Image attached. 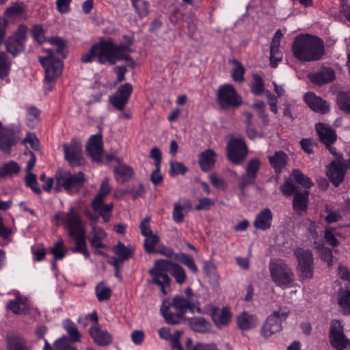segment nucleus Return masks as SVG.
<instances>
[{"instance_id":"2f4dec72","label":"nucleus","mask_w":350,"mask_h":350,"mask_svg":"<svg viewBox=\"0 0 350 350\" xmlns=\"http://www.w3.org/2000/svg\"><path fill=\"white\" fill-rule=\"evenodd\" d=\"M135 249V246L132 245L126 246L122 243L118 242L113 247L112 251L117 256L122 259V262H124L133 257Z\"/></svg>"},{"instance_id":"bb28decb","label":"nucleus","mask_w":350,"mask_h":350,"mask_svg":"<svg viewBox=\"0 0 350 350\" xmlns=\"http://www.w3.org/2000/svg\"><path fill=\"white\" fill-rule=\"evenodd\" d=\"M237 323L241 330H249L254 328L258 324V319L254 314L243 312L237 317Z\"/></svg>"},{"instance_id":"a19ab883","label":"nucleus","mask_w":350,"mask_h":350,"mask_svg":"<svg viewBox=\"0 0 350 350\" xmlns=\"http://www.w3.org/2000/svg\"><path fill=\"white\" fill-rule=\"evenodd\" d=\"M25 14V9L22 4L13 3L7 8L4 12V16L8 18L22 17Z\"/></svg>"},{"instance_id":"ddd939ff","label":"nucleus","mask_w":350,"mask_h":350,"mask_svg":"<svg viewBox=\"0 0 350 350\" xmlns=\"http://www.w3.org/2000/svg\"><path fill=\"white\" fill-rule=\"evenodd\" d=\"M62 221L68 231L69 236L85 231L80 215L73 208H70L67 213L62 215Z\"/></svg>"},{"instance_id":"9b49d317","label":"nucleus","mask_w":350,"mask_h":350,"mask_svg":"<svg viewBox=\"0 0 350 350\" xmlns=\"http://www.w3.org/2000/svg\"><path fill=\"white\" fill-rule=\"evenodd\" d=\"M298 265L297 270L300 272V276L303 279H310L313 276V256L309 250L301 247L296 248L294 251Z\"/></svg>"},{"instance_id":"f3484780","label":"nucleus","mask_w":350,"mask_h":350,"mask_svg":"<svg viewBox=\"0 0 350 350\" xmlns=\"http://www.w3.org/2000/svg\"><path fill=\"white\" fill-rule=\"evenodd\" d=\"M346 164L340 160L332 161L328 167L327 176L334 186L338 187L344 179Z\"/></svg>"},{"instance_id":"aec40b11","label":"nucleus","mask_w":350,"mask_h":350,"mask_svg":"<svg viewBox=\"0 0 350 350\" xmlns=\"http://www.w3.org/2000/svg\"><path fill=\"white\" fill-rule=\"evenodd\" d=\"M304 99L309 107L316 112L324 114L329 111V105L327 101L312 92L306 93Z\"/></svg>"},{"instance_id":"de8ad7c7","label":"nucleus","mask_w":350,"mask_h":350,"mask_svg":"<svg viewBox=\"0 0 350 350\" xmlns=\"http://www.w3.org/2000/svg\"><path fill=\"white\" fill-rule=\"evenodd\" d=\"M190 327L196 332H203L208 328V322L203 318H191L189 319Z\"/></svg>"},{"instance_id":"c756f323","label":"nucleus","mask_w":350,"mask_h":350,"mask_svg":"<svg viewBox=\"0 0 350 350\" xmlns=\"http://www.w3.org/2000/svg\"><path fill=\"white\" fill-rule=\"evenodd\" d=\"M113 172L116 180L122 184L129 180L134 174L133 168L124 163H120L116 166Z\"/></svg>"},{"instance_id":"37998d69","label":"nucleus","mask_w":350,"mask_h":350,"mask_svg":"<svg viewBox=\"0 0 350 350\" xmlns=\"http://www.w3.org/2000/svg\"><path fill=\"white\" fill-rule=\"evenodd\" d=\"M11 62L4 52H0V78H6L10 72Z\"/></svg>"},{"instance_id":"f704fd0d","label":"nucleus","mask_w":350,"mask_h":350,"mask_svg":"<svg viewBox=\"0 0 350 350\" xmlns=\"http://www.w3.org/2000/svg\"><path fill=\"white\" fill-rule=\"evenodd\" d=\"M191 208V204L189 200L184 202L182 204L180 202H175L172 212V218L176 223H182L184 220L185 213L187 209Z\"/></svg>"},{"instance_id":"6e6d98bb","label":"nucleus","mask_w":350,"mask_h":350,"mask_svg":"<svg viewBox=\"0 0 350 350\" xmlns=\"http://www.w3.org/2000/svg\"><path fill=\"white\" fill-rule=\"evenodd\" d=\"M253 82L251 84V91L254 95H260L264 90V82L260 76L254 75Z\"/></svg>"},{"instance_id":"a18cd8bd","label":"nucleus","mask_w":350,"mask_h":350,"mask_svg":"<svg viewBox=\"0 0 350 350\" xmlns=\"http://www.w3.org/2000/svg\"><path fill=\"white\" fill-rule=\"evenodd\" d=\"M279 45L271 44L270 46V64L271 67H277L279 62L282 60V53Z\"/></svg>"},{"instance_id":"bf43d9fd","label":"nucleus","mask_w":350,"mask_h":350,"mask_svg":"<svg viewBox=\"0 0 350 350\" xmlns=\"http://www.w3.org/2000/svg\"><path fill=\"white\" fill-rule=\"evenodd\" d=\"M31 33L33 38L39 43H42L46 41L44 36V29L40 25H34L31 29Z\"/></svg>"},{"instance_id":"e2e57ef3","label":"nucleus","mask_w":350,"mask_h":350,"mask_svg":"<svg viewBox=\"0 0 350 350\" xmlns=\"http://www.w3.org/2000/svg\"><path fill=\"white\" fill-rule=\"evenodd\" d=\"M180 261L189 268L194 273H198V269L195 263L193 258L185 254H181L180 255Z\"/></svg>"},{"instance_id":"052dcab7","label":"nucleus","mask_w":350,"mask_h":350,"mask_svg":"<svg viewBox=\"0 0 350 350\" xmlns=\"http://www.w3.org/2000/svg\"><path fill=\"white\" fill-rule=\"evenodd\" d=\"M204 272L206 275L213 282H217L218 280V275L216 271V268L215 265L208 261H206L204 263L203 267Z\"/></svg>"},{"instance_id":"b1692460","label":"nucleus","mask_w":350,"mask_h":350,"mask_svg":"<svg viewBox=\"0 0 350 350\" xmlns=\"http://www.w3.org/2000/svg\"><path fill=\"white\" fill-rule=\"evenodd\" d=\"M273 214L268 208L262 209L256 217L253 223L256 229L265 230L271 226Z\"/></svg>"},{"instance_id":"e433bc0d","label":"nucleus","mask_w":350,"mask_h":350,"mask_svg":"<svg viewBox=\"0 0 350 350\" xmlns=\"http://www.w3.org/2000/svg\"><path fill=\"white\" fill-rule=\"evenodd\" d=\"M269 160L275 172L279 173L286 165L287 155L282 151H277L269 157Z\"/></svg>"},{"instance_id":"4c0bfd02","label":"nucleus","mask_w":350,"mask_h":350,"mask_svg":"<svg viewBox=\"0 0 350 350\" xmlns=\"http://www.w3.org/2000/svg\"><path fill=\"white\" fill-rule=\"evenodd\" d=\"M92 206L95 212L99 213L100 216L103 217L105 222H107L110 219L111 212L113 208L112 203L104 204L103 201H92Z\"/></svg>"},{"instance_id":"09e8293b","label":"nucleus","mask_w":350,"mask_h":350,"mask_svg":"<svg viewBox=\"0 0 350 350\" xmlns=\"http://www.w3.org/2000/svg\"><path fill=\"white\" fill-rule=\"evenodd\" d=\"M292 174L295 180L304 187L309 189L313 185L311 180L308 176H306L299 170H293Z\"/></svg>"},{"instance_id":"3c124183","label":"nucleus","mask_w":350,"mask_h":350,"mask_svg":"<svg viewBox=\"0 0 350 350\" xmlns=\"http://www.w3.org/2000/svg\"><path fill=\"white\" fill-rule=\"evenodd\" d=\"M110 191L111 187L109 186V178H105L100 186L98 193L92 201H103Z\"/></svg>"},{"instance_id":"6ab92c4d","label":"nucleus","mask_w":350,"mask_h":350,"mask_svg":"<svg viewBox=\"0 0 350 350\" xmlns=\"http://www.w3.org/2000/svg\"><path fill=\"white\" fill-rule=\"evenodd\" d=\"M19 137L13 130L5 128L0 133V149L5 153L9 154L12 147L18 142Z\"/></svg>"},{"instance_id":"393cba45","label":"nucleus","mask_w":350,"mask_h":350,"mask_svg":"<svg viewBox=\"0 0 350 350\" xmlns=\"http://www.w3.org/2000/svg\"><path fill=\"white\" fill-rule=\"evenodd\" d=\"M90 334L94 342L100 346H106L112 340L111 334L97 325L90 329Z\"/></svg>"},{"instance_id":"20e7f679","label":"nucleus","mask_w":350,"mask_h":350,"mask_svg":"<svg viewBox=\"0 0 350 350\" xmlns=\"http://www.w3.org/2000/svg\"><path fill=\"white\" fill-rule=\"evenodd\" d=\"M55 177V191L59 192L64 189L70 195L79 193L86 182L85 175L82 172L72 174L68 171L59 170Z\"/></svg>"},{"instance_id":"c9c22d12","label":"nucleus","mask_w":350,"mask_h":350,"mask_svg":"<svg viewBox=\"0 0 350 350\" xmlns=\"http://www.w3.org/2000/svg\"><path fill=\"white\" fill-rule=\"evenodd\" d=\"M86 231L73 234L72 237L75 239V247L72 249L73 252L83 254L86 258H90V253L87 248L85 241Z\"/></svg>"},{"instance_id":"680f3d73","label":"nucleus","mask_w":350,"mask_h":350,"mask_svg":"<svg viewBox=\"0 0 350 350\" xmlns=\"http://www.w3.org/2000/svg\"><path fill=\"white\" fill-rule=\"evenodd\" d=\"M51 253L54 255L53 266L55 265L56 259H62L65 256V251L64 248V243L62 241H57L55 243L54 246L51 249Z\"/></svg>"},{"instance_id":"4468645a","label":"nucleus","mask_w":350,"mask_h":350,"mask_svg":"<svg viewBox=\"0 0 350 350\" xmlns=\"http://www.w3.org/2000/svg\"><path fill=\"white\" fill-rule=\"evenodd\" d=\"M132 92L131 84L126 83L121 85L113 94L109 96V101L115 109L122 111L127 104Z\"/></svg>"},{"instance_id":"864d4df0","label":"nucleus","mask_w":350,"mask_h":350,"mask_svg":"<svg viewBox=\"0 0 350 350\" xmlns=\"http://www.w3.org/2000/svg\"><path fill=\"white\" fill-rule=\"evenodd\" d=\"M96 293L98 299L103 301L110 298L111 291L110 288L105 285L104 282H100L96 287Z\"/></svg>"},{"instance_id":"49530a36","label":"nucleus","mask_w":350,"mask_h":350,"mask_svg":"<svg viewBox=\"0 0 350 350\" xmlns=\"http://www.w3.org/2000/svg\"><path fill=\"white\" fill-rule=\"evenodd\" d=\"M64 327L69 334L72 342L80 340L81 334L78 332L77 326L70 321L66 320L64 322Z\"/></svg>"},{"instance_id":"cd10ccee","label":"nucleus","mask_w":350,"mask_h":350,"mask_svg":"<svg viewBox=\"0 0 350 350\" xmlns=\"http://www.w3.org/2000/svg\"><path fill=\"white\" fill-rule=\"evenodd\" d=\"M211 315L215 325L219 327L228 325L231 320V314L228 308H223L221 310L212 308Z\"/></svg>"},{"instance_id":"72a5a7b5","label":"nucleus","mask_w":350,"mask_h":350,"mask_svg":"<svg viewBox=\"0 0 350 350\" xmlns=\"http://www.w3.org/2000/svg\"><path fill=\"white\" fill-rule=\"evenodd\" d=\"M90 234L92 237L90 239V241L92 247L96 249L105 247L103 241L106 237V233L103 228L92 224V229Z\"/></svg>"},{"instance_id":"423d86ee","label":"nucleus","mask_w":350,"mask_h":350,"mask_svg":"<svg viewBox=\"0 0 350 350\" xmlns=\"http://www.w3.org/2000/svg\"><path fill=\"white\" fill-rule=\"evenodd\" d=\"M148 273L151 277L148 280L149 284L157 285L163 295H167L170 292L171 279L167 275V267L163 265L162 260H157Z\"/></svg>"},{"instance_id":"a878e982","label":"nucleus","mask_w":350,"mask_h":350,"mask_svg":"<svg viewBox=\"0 0 350 350\" xmlns=\"http://www.w3.org/2000/svg\"><path fill=\"white\" fill-rule=\"evenodd\" d=\"M316 129L321 141L326 146L332 145L336 141V134L331 127L319 123L316 126Z\"/></svg>"},{"instance_id":"dca6fc26","label":"nucleus","mask_w":350,"mask_h":350,"mask_svg":"<svg viewBox=\"0 0 350 350\" xmlns=\"http://www.w3.org/2000/svg\"><path fill=\"white\" fill-rule=\"evenodd\" d=\"M329 336L332 345L336 350H342L346 347L347 340L344 334L343 326L340 321H332Z\"/></svg>"},{"instance_id":"5701e85b","label":"nucleus","mask_w":350,"mask_h":350,"mask_svg":"<svg viewBox=\"0 0 350 350\" xmlns=\"http://www.w3.org/2000/svg\"><path fill=\"white\" fill-rule=\"evenodd\" d=\"M7 350H29V346L27 340L15 333H8L6 338Z\"/></svg>"},{"instance_id":"473e14b6","label":"nucleus","mask_w":350,"mask_h":350,"mask_svg":"<svg viewBox=\"0 0 350 350\" xmlns=\"http://www.w3.org/2000/svg\"><path fill=\"white\" fill-rule=\"evenodd\" d=\"M215 152L211 149L202 152L199 155V164L202 170L207 172L213 168L215 163Z\"/></svg>"},{"instance_id":"7ed1b4c3","label":"nucleus","mask_w":350,"mask_h":350,"mask_svg":"<svg viewBox=\"0 0 350 350\" xmlns=\"http://www.w3.org/2000/svg\"><path fill=\"white\" fill-rule=\"evenodd\" d=\"M97 49V59L100 64L113 65L120 60L131 62L132 66L135 62L129 55L132 50L129 45L121 44H116L111 39L103 40L96 43Z\"/></svg>"},{"instance_id":"79ce46f5","label":"nucleus","mask_w":350,"mask_h":350,"mask_svg":"<svg viewBox=\"0 0 350 350\" xmlns=\"http://www.w3.org/2000/svg\"><path fill=\"white\" fill-rule=\"evenodd\" d=\"M230 62L234 66L231 75L233 80L237 82H242L244 80V67L239 61L235 59L230 60Z\"/></svg>"},{"instance_id":"f03ea898","label":"nucleus","mask_w":350,"mask_h":350,"mask_svg":"<svg viewBox=\"0 0 350 350\" xmlns=\"http://www.w3.org/2000/svg\"><path fill=\"white\" fill-rule=\"evenodd\" d=\"M293 55L301 62H312L320 59L325 53L323 42L317 37L299 36L292 46Z\"/></svg>"},{"instance_id":"4d7b16f0","label":"nucleus","mask_w":350,"mask_h":350,"mask_svg":"<svg viewBox=\"0 0 350 350\" xmlns=\"http://www.w3.org/2000/svg\"><path fill=\"white\" fill-rule=\"evenodd\" d=\"M320 258L325 262L328 267H332L333 263V255L332 251L328 247H321L318 249Z\"/></svg>"},{"instance_id":"39448f33","label":"nucleus","mask_w":350,"mask_h":350,"mask_svg":"<svg viewBox=\"0 0 350 350\" xmlns=\"http://www.w3.org/2000/svg\"><path fill=\"white\" fill-rule=\"evenodd\" d=\"M269 269L271 280L278 286L288 287L295 280L293 271L283 260H271Z\"/></svg>"},{"instance_id":"c85d7f7f","label":"nucleus","mask_w":350,"mask_h":350,"mask_svg":"<svg viewBox=\"0 0 350 350\" xmlns=\"http://www.w3.org/2000/svg\"><path fill=\"white\" fill-rule=\"evenodd\" d=\"M335 79V72L332 68H325L310 77L312 83L321 85L330 83Z\"/></svg>"},{"instance_id":"774afa93","label":"nucleus","mask_w":350,"mask_h":350,"mask_svg":"<svg viewBox=\"0 0 350 350\" xmlns=\"http://www.w3.org/2000/svg\"><path fill=\"white\" fill-rule=\"evenodd\" d=\"M325 211L327 214L325 218V221L327 224H332L334 222H337L342 219V215L340 212L332 211L328 206H325Z\"/></svg>"},{"instance_id":"0e129e2a","label":"nucleus","mask_w":350,"mask_h":350,"mask_svg":"<svg viewBox=\"0 0 350 350\" xmlns=\"http://www.w3.org/2000/svg\"><path fill=\"white\" fill-rule=\"evenodd\" d=\"M25 182L28 187H29L33 191L37 194L41 193V189L38 186V183L36 180V176L33 173H27Z\"/></svg>"},{"instance_id":"58836bf2","label":"nucleus","mask_w":350,"mask_h":350,"mask_svg":"<svg viewBox=\"0 0 350 350\" xmlns=\"http://www.w3.org/2000/svg\"><path fill=\"white\" fill-rule=\"evenodd\" d=\"M21 170L19 165L14 161H10L0 167V178L12 177L17 174Z\"/></svg>"},{"instance_id":"ea45409f","label":"nucleus","mask_w":350,"mask_h":350,"mask_svg":"<svg viewBox=\"0 0 350 350\" xmlns=\"http://www.w3.org/2000/svg\"><path fill=\"white\" fill-rule=\"evenodd\" d=\"M338 303L343 314H350V291H340Z\"/></svg>"},{"instance_id":"4be33fe9","label":"nucleus","mask_w":350,"mask_h":350,"mask_svg":"<svg viewBox=\"0 0 350 350\" xmlns=\"http://www.w3.org/2000/svg\"><path fill=\"white\" fill-rule=\"evenodd\" d=\"M162 261L163 265L167 267V272H170L178 284H183L186 282L187 273L180 265L165 260H162Z\"/></svg>"},{"instance_id":"338daca9","label":"nucleus","mask_w":350,"mask_h":350,"mask_svg":"<svg viewBox=\"0 0 350 350\" xmlns=\"http://www.w3.org/2000/svg\"><path fill=\"white\" fill-rule=\"evenodd\" d=\"M260 161L257 159L250 160L246 167V174L250 178L256 177V174L259 169Z\"/></svg>"},{"instance_id":"13d9d810","label":"nucleus","mask_w":350,"mask_h":350,"mask_svg":"<svg viewBox=\"0 0 350 350\" xmlns=\"http://www.w3.org/2000/svg\"><path fill=\"white\" fill-rule=\"evenodd\" d=\"M40 113V111L35 107H30L27 109L28 125L30 127H33L38 122Z\"/></svg>"},{"instance_id":"6e6552de","label":"nucleus","mask_w":350,"mask_h":350,"mask_svg":"<svg viewBox=\"0 0 350 350\" xmlns=\"http://www.w3.org/2000/svg\"><path fill=\"white\" fill-rule=\"evenodd\" d=\"M27 30L28 28L25 25L21 24L13 35L5 41L6 51L14 57L24 51Z\"/></svg>"},{"instance_id":"f8f14e48","label":"nucleus","mask_w":350,"mask_h":350,"mask_svg":"<svg viewBox=\"0 0 350 350\" xmlns=\"http://www.w3.org/2000/svg\"><path fill=\"white\" fill-rule=\"evenodd\" d=\"M228 159L236 165L241 163L247 154L245 143L242 138H231L226 146Z\"/></svg>"},{"instance_id":"412c9836","label":"nucleus","mask_w":350,"mask_h":350,"mask_svg":"<svg viewBox=\"0 0 350 350\" xmlns=\"http://www.w3.org/2000/svg\"><path fill=\"white\" fill-rule=\"evenodd\" d=\"M7 308L14 314H25L29 310L27 299L17 293L15 299L8 301Z\"/></svg>"},{"instance_id":"9d476101","label":"nucleus","mask_w":350,"mask_h":350,"mask_svg":"<svg viewBox=\"0 0 350 350\" xmlns=\"http://www.w3.org/2000/svg\"><path fill=\"white\" fill-rule=\"evenodd\" d=\"M288 313V311L282 309L273 311L261 327V334L265 338H269L273 334L280 332L282 329V322L287 319Z\"/></svg>"},{"instance_id":"603ef678","label":"nucleus","mask_w":350,"mask_h":350,"mask_svg":"<svg viewBox=\"0 0 350 350\" xmlns=\"http://www.w3.org/2000/svg\"><path fill=\"white\" fill-rule=\"evenodd\" d=\"M49 42L55 47L56 53L65 58L66 55L64 53L66 42L59 37H52L49 40Z\"/></svg>"},{"instance_id":"c03bdc74","label":"nucleus","mask_w":350,"mask_h":350,"mask_svg":"<svg viewBox=\"0 0 350 350\" xmlns=\"http://www.w3.org/2000/svg\"><path fill=\"white\" fill-rule=\"evenodd\" d=\"M133 7L140 18L148 14V3L144 0H131Z\"/></svg>"},{"instance_id":"7c9ffc66","label":"nucleus","mask_w":350,"mask_h":350,"mask_svg":"<svg viewBox=\"0 0 350 350\" xmlns=\"http://www.w3.org/2000/svg\"><path fill=\"white\" fill-rule=\"evenodd\" d=\"M308 191L303 193L296 192L295 193L293 206L297 213L302 215L303 213L306 211L308 202Z\"/></svg>"},{"instance_id":"2eb2a0df","label":"nucleus","mask_w":350,"mask_h":350,"mask_svg":"<svg viewBox=\"0 0 350 350\" xmlns=\"http://www.w3.org/2000/svg\"><path fill=\"white\" fill-rule=\"evenodd\" d=\"M64 151L65 158L72 166H79L84 163V159L82 157L81 144L77 141H72L69 144H64Z\"/></svg>"},{"instance_id":"0eeeda50","label":"nucleus","mask_w":350,"mask_h":350,"mask_svg":"<svg viewBox=\"0 0 350 350\" xmlns=\"http://www.w3.org/2000/svg\"><path fill=\"white\" fill-rule=\"evenodd\" d=\"M46 55L39 57V61L44 68L45 79L49 81L55 80L62 73L63 67L62 62L55 57L51 49L44 50Z\"/></svg>"},{"instance_id":"69168bd1","label":"nucleus","mask_w":350,"mask_h":350,"mask_svg":"<svg viewBox=\"0 0 350 350\" xmlns=\"http://www.w3.org/2000/svg\"><path fill=\"white\" fill-rule=\"evenodd\" d=\"M55 350H77L75 346L70 344L66 336H63L55 342Z\"/></svg>"},{"instance_id":"5fc2aeb1","label":"nucleus","mask_w":350,"mask_h":350,"mask_svg":"<svg viewBox=\"0 0 350 350\" xmlns=\"http://www.w3.org/2000/svg\"><path fill=\"white\" fill-rule=\"evenodd\" d=\"M337 99L339 108L346 113H350V92L340 93Z\"/></svg>"},{"instance_id":"a211bd4d","label":"nucleus","mask_w":350,"mask_h":350,"mask_svg":"<svg viewBox=\"0 0 350 350\" xmlns=\"http://www.w3.org/2000/svg\"><path fill=\"white\" fill-rule=\"evenodd\" d=\"M86 150L95 161H100L103 153V139L101 134L93 135L88 140Z\"/></svg>"},{"instance_id":"1a4fd4ad","label":"nucleus","mask_w":350,"mask_h":350,"mask_svg":"<svg viewBox=\"0 0 350 350\" xmlns=\"http://www.w3.org/2000/svg\"><path fill=\"white\" fill-rule=\"evenodd\" d=\"M217 101L221 108H237L242 104L241 97L232 85L221 86L217 91Z\"/></svg>"},{"instance_id":"8fccbe9b","label":"nucleus","mask_w":350,"mask_h":350,"mask_svg":"<svg viewBox=\"0 0 350 350\" xmlns=\"http://www.w3.org/2000/svg\"><path fill=\"white\" fill-rule=\"evenodd\" d=\"M145 237L144 245L146 252L149 254L156 252L154 246L159 242V237L153 233Z\"/></svg>"},{"instance_id":"f257e3e1","label":"nucleus","mask_w":350,"mask_h":350,"mask_svg":"<svg viewBox=\"0 0 350 350\" xmlns=\"http://www.w3.org/2000/svg\"><path fill=\"white\" fill-rule=\"evenodd\" d=\"M187 310L191 312L202 313L198 300L187 299L182 295L174 296L172 302L164 300L160 308L165 321L173 325L180 323Z\"/></svg>"}]
</instances>
